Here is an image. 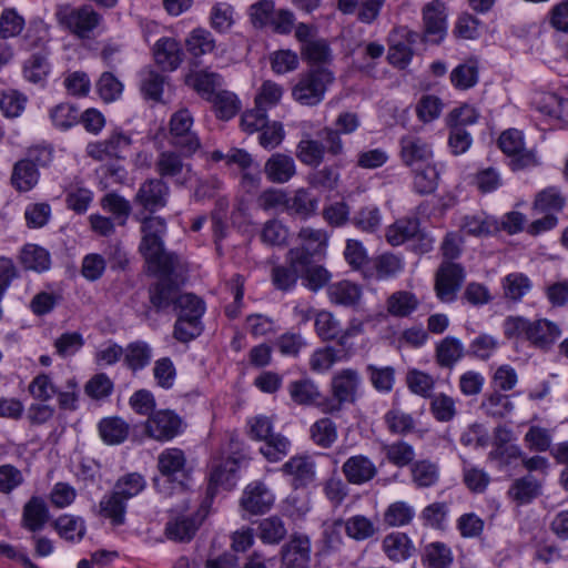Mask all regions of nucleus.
Segmentation results:
<instances>
[{"mask_svg":"<svg viewBox=\"0 0 568 568\" xmlns=\"http://www.w3.org/2000/svg\"><path fill=\"white\" fill-rule=\"evenodd\" d=\"M541 494V483L532 475L516 479L509 487V497L519 505L531 503Z\"/></svg>","mask_w":568,"mask_h":568,"instance_id":"72a5a7b5","label":"nucleus"},{"mask_svg":"<svg viewBox=\"0 0 568 568\" xmlns=\"http://www.w3.org/2000/svg\"><path fill=\"white\" fill-rule=\"evenodd\" d=\"M419 234V221L416 217L399 219L387 227L386 240L393 246L415 241Z\"/></svg>","mask_w":568,"mask_h":568,"instance_id":"7c9ffc66","label":"nucleus"},{"mask_svg":"<svg viewBox=\"0 0 568 568\" xmlns=\"http://www.w3.org/2000/svg\"><path fill=\"white\" fill-rule=\"evenodd\" d=\"M500 150L511 158L513 170H523L537 165V159L532 151L525 149L523 133L516 129H509L501 133L498 140Z\"/></svg>","mask_w":568,"mask_h":568,"instance_id":"0eeeda50","label":"nucleus"},{"mask_svg":"<svg viewBox=\"0 0 568 568\" xmlns=\"http://www.w3.org/2000/svg\"><path fill=\"white\" fill-rule=\"evenodd\" d=\"M49 517L45 501L41 497L33 496L23 506L21 527L31 532H39L47 525Z\"/></svg>","mask_w":568,"mask_h":568,"instance_id":"4be33fe9","label":"nucleus"},{"mask_svg":"<svg viewBox=\"0 0 568 568\" xmlns=\"http://www.w3.org/2000/svg\"><path fill=\"white\" fill-rule=\"evenodd\" d=\"M185 83L209 101L222 87V77L209 70L191 71L185 77Z\"/></svg>","mask_w":568,"mask_h":568,"instance_id":"bb28decb","label":"nucleus"},{"mask_svg":"<svg viewBox=\"0 0 568 568\" xmlns=\"http://www.w3.org/2000/svg\"><path fill=\"white\" fill-rule=\"evenodd\" d=\"M193 123V115L187 109L178 110L170 119L169 142L180 150L184 158L192 156L201 148Z\"/></svg>","mask_w":568,"mask_h":568,"instance_id":"423d86ee","label":"nucleus"},{"mask_svg":"<svg viewBox=\"0 0 568 568\" xmlns=\"http://www.w3.org/2000/svg\"><path fill=\"white\" fill-rule=\"evenodd\" d=\"M465 280L464 267L452 261H443L435 274V291L442 302H453Z\"/></svg>","mask_w":568,"mask_h":568,"instance_id":"6e6552de","label":"nucleus"},{"mask_svg":"<svg viewBox=\"0 0 568 568\" xmlns=\"http://www.w3.org/2000/svg\"><path fill=\"white\" fill-rule=\"evenodd\" d=\"M343 528L347 536L355 540H365L375 534L373 523L363 515H355L345 521L342 519L333 521V531Z\"/></svg>","mask_w":568,"mask_h":568,"instance_id":"e433bc0d","label":"nucleus"},{"mask_svg":"<svg viewBox=\"0 0 568 568\" xmlns=\"http://www.w3.org/2000/svg\"><path fill=\"white\" fill-rule=\"evenodd\" d=\"M202 518L199 515H178L165 525V535L170 540L190 541L199 529Z\"/></svg>","mask_w":568,"mask_h":568,"instance_id":"5701e85b","label":"nucleus"},{"mask_svg":"<svg viewBox=\"0 0 568 568\" xmlns=\"http://www.w3.org/2000/svg\"><path fill=\"white\" fill-rule=\"evenodd\" d=\"M310 434L314 444L322 448L331 447L337 439L336 425L328 417H323L316 420L311 426Z\"/></svg>","mask_w":568,"mask_h":568,"instance_id":"4d7b16f0","label":"nucleus"},{"mask_svg":"<svg viewBox=\"0 0 568 568\" xmlns=\"http://www.w3.org/2000/svg\"><path fill=\"white\" fill-rule=\"evenodd\" d=\"M325 146L310 136L302 139L296 146V156L305 165L317 168L324 161Z\"/></svg>","mask_w":568,"mask_h":568,"instance_id":"37998d69","label":"nucleus"},{"mask_svg":"<svg viewBox=\"0 0 568 568\" xmlns=\"http://www.w3.org/2000/svg\"><path fill=\"white\" fill-rule=\"evenodd\" d=\"M342 471L348 483L363 485L376 476L377 468L367 456L355 455L346 459L342 466Z\"/></svg>","mask_w":568,"mask_h":568,"instance_id":"412c9836","label":"nucleus"},{"mask_svg":"<svg viewBox=\"0 0 568 568\" xmlns=\"http://www.w3.org/2000/svg\"><path fill=\"white\" fill-rule=\"evenodd\" d=\"M182 420L170 409L153 413L145 423V433L156 440H171L181 433Z\"/></svg>","mask_w":568,"mask_h":568,"instance_id":"f8f14e48","label":"nucleus"},{"mask_svg":"<svg viewBox=\"0 0 568 568\" xmlns=\"http://www.w3.org/2000/svg\"><path fill=\"white\" fill-rule=\"evenodd\" d=\"M291 399L297 405L310 406L321 397L317 385L311 379H298L288 385Z\"/></svg>","mask_w":568,"mask_h":568,"instance_id":"de8ad7c7","label":"nucleus"},{"mask_svg":"<svg viewBox=\"0 0 568 568\" xmlns=\"http://www.w3.org/2000/svg\"><path fill=\"white\" fill-rule=\"evenodd\" d=\"M362 377L355 368H343L336 372L332 378L333 398L323 404L322 410L326 414L338 413L343 405L355 403Z\"/></svg>","mask_w":568,"mask_h":568,"instance_id":"39448f33","label":"nucleus"},{"mask_svg":"<svg viewBox=\"0 0 568 568\" xmlns=\"http://www.w3.org/2000/svg\"><path fill=\"white\" fill-rule=\"evenodd\" d=\"M54 528L65 540L79 541L85 534V524L81 517L62 515L54 521Z\"/></svg>","mask_w":568,"mask_h":568,"instance_id":"13d9d810","label":"nucleus"},{"mask_svg":"<svg viewBox=\"0 0 568 568\" xmlns=\"http://www.w3.org/2000/svg\"><path fill=\"white\" fill-rule=\"evenodd\" d=\"M532 286L531 280L521 272L509 273L501 280L504 298L515 304L521 302Z\"/></svg>","mask_w":568,"mask_h":568,"instance_id":"c85d7f7f","label":"nucleus"},{"mask_svg":"<svg viewBox=\"0 0 568 568\" xmlns=\"http://www.w3.org/2000/svg\"><path fill=\"white\" fill-rule=\"evenodd\" d=\"M465 354V345L455 336H446L435 346L436 363L444 368H453Z\"/></svg>","mask_w":568,"mask_h":568,"instance_id":"a878e982","label":"nucleus"},{"mask_svg":"<svg viewBox=\"0 0 568 568\" xmlns=\"http://www.w3.org/2000/svg\"><path fill=\"white\" fill-rule=\"evenodd\" d=\"M410 476L417 488H429L439 481L440 471L436 463L422 459L410 465Z\"/></svg>","mask_w":568,"mask_h":568,"instance_id":"58836bf2","label":"nucleus"},{"mask_svg":"<svg viewBox=\"0 0 568 568\" xmlns=\"http://www.w3.org/2000/svg\"><path fill=\"white\" fill-rule=\"evenodd\" d=\"M450 81L457 89L467 90L478 81V65L475 60H468L457 65L450 73Z\"/></svg>","mask_w":568,"mask_h":568,"instance_id":"e2e57ef3","label":"nucleus"},{"mask_svg":"<svg viewBox=\"0 0 568 568\" xmlns=\"http://www.w3.org/2000/svg\"><path fill=\"white\" fill-rule=\"evenodd\" d=\"M426 40L439 43L446 36V8L439 0L427 3L423 9Z\"/></svg>","mask_w":568,"mask_h":568,"instance_id":"4468645a","label":"nucleus"},{"mask_svg":"<svg viewBox=\"0 0 568 568\" xmlns=\"http://www.w3.org/2000/svg\"><path fill=\"white\" fill-rule=\"evenodd\" d=\"M251 437L263 440L261 454L271 463L284 458L290 450V440L281 434L273 433L272 420L266 416H256L248 422Z\"/></svg>","mask_w":568,"mask_h":568,"instance_id":"20e7f679","label":"nucleus"},{"mask_svg":"<svg viewBox=\"0 0 568 568\" xmlns=\"http://www.w3.org/2000/svg\"><path fill=\"white\" fill-rule=\"evenodd\" d=\"M286 534L283 520L276 516L264 518L258 525V537L265 544H278Z\"/></svg>","mask_w":568,"mask_h":568,"instance_id":"69168bd1","label":"nucleus"},{"mask_svg":"<svg viewBox=\"0 0 568 568\" xmlns=\"http://www.w3.org/2000/svg\"><path fill=\"white\" fill-rule=\"evenodd\" d=\"M565 197L556 186H549L537 193L534 210L540 213H558L565 206Z\"/></svg>","mask_w":568,"mask_h":568,"instance_id":"8fccbe9b","label":"nucleus"},{"mask_svg":"<svg viewBox=\"0 0 568 568\" xmlns=\"http://www.w3.org/2000/svg\"><path fill=\"white\" fill-rule=\"evenodd\" d=\"M327 295L333 304L351 307L361 300L362 290L353 282L339 281L327 287Z\"/></svg>","mask_w":568,"mask_h":568,"instance_id":"c9c22d12","label":"nucleus"},{"mask_svg":"<svg viewBox=\"0 0 568 568\" xmlns=\"http://www.w3.org/2000/svg\"><path fill=\"white\" fill-rule=\"evenodd\" d=\"M170 195V187L162 179H149L138 190L134 201L150 213L166 205Z\"/></svg>","mask_w":568,"mask_h":568,"instance_id":"ddd939ff","label":"nucleus"},{"mask_svg":"<svg viewBox=\"0 0 568 568\" xmlns=\"http://www.w3.org/2000/svg\"><path fill=\"white\" fill-rule=\"evenodd\" d=\"M311 544L306 536H294L282 549L284 567L306 568Z\"/></svg>","mask_w":568,"mask_h":568,"instance_id":"b1692460","label":"nucleus"},{"mask_svg":"<svg viewBox=\"0 0 568 568\" xmlns=\"http://www.w3.org/2000/svg\"><path fill=\"white\" fill-rule=\"evenodd\" d=\"M531 321L520 315L507 316L503 322L504 336L509 341L529 343Z\"/></svg>","mask_w":568,"mask_h":568,"instance_id":"603ef678","label":"nucleus"},{"mask_svg":"<svg viewBox=\"0 0 568 568\" xmlns=\"http://www.w3.org/2000/svg\"><path fill=\"white\" fill-rule=\"evenodd\" d=\"M151 359L152 348L146 342H132L124 351V363L133 372L145 368Z\"/></svg>","mask_w":568,"mask_h":568,"instance_id":"a18cd8bd","label":"nucleus"},{"mask_svg":"<svg viewBox=\"0 0 568 568\" xmlns=\"http://www.w3.org/2000/svg\"><path fill=\"white\" fill-rule=\"evenodd\" d=\"M99 433L104 443L116 445L128 437L129 425L119 417L104 418L99 424Z\"/></svg>","mask_w":568,"mask_h":568,"instance_id":"3c124183","label":"nucleus"},{"mask_svg":"<svg viewBox=\"0 0 568 568\" xmlns=\"http://www.w3.org/2000/svg\"><path fill=\"white\" fill-rule=\"evenodd\" d=\"M132 144L131 136L120 130L113 131L105 140L87 145V154L95 161L122 159Z\"/></svg>","mask_w":568,"mask_h":568,"instance_id":"9b49d317","label":"nucleus"},{"mask_svg":"<svg viewBox=\"0 0 568 568\" xmlns=\"http://www.w3.org/2000/svg\"><path fill=\"white\" fill-rule=\"evenodd\" d=\"M239 467V460L233 457H229L214 465L210 473L207 496L213 498L220 487L231 490L235 486Z\"/></svg>","mask_w":568,"mask_h":568,"instance_id":"dca6fc26","label":"nucleus"},{"mask_svg":"<svg viewBox=\"0 0 568 568\" xmlns=\"http://www.w3.org/2000/svg\"><path fill=\"white\" fill-rule=\"evenodd\" d=\"M367 376L373 387L379 393H389L395 384V369L392 366H377L369 364L366 367Z\"/></svg>","mask_w":568,"mask_h":568,"instance_id":"680f3d73","label":"nucleus"},{"mask_svg":"<svg viewBox=\"0 0 568 568\" xmlns=\"http://www.w3.org/2000/svg\"><path fill=\"white\" fill-rule=\"evenodd\" d=\"M54 16L61 28L79 39H90L103 21V17L87 4L80 8L59 4Z\"/></svg>","mask_w":568,"mask_h":568,"instance_id":"f03ea898","label":"nucleus"},{"mask_svg":"<svg viewBox=\"0 0 568 568\" xmlns=\"http://www.w3.org/2000/svg\"><path fill=\"white\" fill-rule=\"evenodd\" d=\"M20 262L27 270L44 272L50 268L51 258L45 248L36 244H27L21 250Z\"/></svg>","mask_w":568,"mask_h":568,"instance_id":"49530a36","label":"nucleus"},{"mask_svg":"<svg viewBox=\"0 0 568 568\" xmlns=\"http://www.w3.org/2000/svg\"><path fill=\"white\" fill-rule=\"evenodd\" d=\"M334 74L326 68H314L301 74L293 87L292 97L302 105L314 106L325 97L327 88L334 81Z\"/></svg>","mask_w":568,"mask_h":568,"instance_id":"7ed1b4c3","label":"nucleus"},{"mask_svg":"<svg viewBox=\"0 0 568 568\" xmlns=\"http://www.w3.org/2000/svg\"><path fill=\"white\" fill-rule=\"evenodd\" d=\"M352 223L363 232L374 233L382 225V213L377 206L367 205L355 213Z\"/></svg>","mask_w":568,"mask_h":568,"instance_id":"774afa93","label":"nucleus"},{"mask_svg":"<svg viewBox=\"0 0 568 568\" xmlns=\"http://www.w3.org/2000/svg\"><path fill=\"white\" fill-rule=\"evenodd\" d=\"M185 464V454L179 448H166L158 457V468L169 479H175L178 475L183 474Z\"/></svg>","mask_w":568,"mask_h":568,"instance_id":"4c0bfd02","label":"nucleus"},{"mask_svg":"<svg viewBox=\"0 0 568 568\" xmlns=\"http://www.w3.org/2000/svg\"><path fill=\"white\" fill-rule=\"evenodd\" d=\"M146 486V481L139 473H130L121 476L114 484L113 489L126 501L138 496Z\"/></svg>","mask_w":568,"mask_h":568,"instance_id":"0e129e2a","label":"nucleus"},{"mask_svg":"<svg viewBox=\"0 0 568 568\" xmlns=\"http://www.w3.org/2000/svg\"><path fill=\"white\" fill-rule=\"evenodd\" d=\"M439 171L435 164H426L422 169L414 170V191L425 195L433 193L438 186Z\"/></svg>","mask_w":568,"mask_h":568,"instance_id":"6e6d98bb","label":"nucleus"},{"mask_svg":"<svg viewBox=\"0 0 568 568\" xmlns=\"http://www.w3.org/2000/svg\"><path fill=\"white\" fill-rule=\"evenodd\" d=\"M274 496L263 483L250 484L243 494L241 505L250 514H264L272 507Z\"/></svg>","mask_w":568,"mask_h":568,"instance_id":"aec40b11","label":"nucleus"},{"mask_svg":"<svg viewBox=\"0 0 568 568\" xmlns=\"http://www.w3.org/2000/svg\"><path fill=\"white\" fill-rule=\"evenodd\" d=\"M373 266L374 271L371 274L365 272V276L387 280L398 275L403 271L404 264L398 256L385 253L374 258Z\"/></svg>","mask_w":568,"mask_h":568,"instance_id":"09e8293b","label":"nucleus"},{"mask_svg":"<svg viewBox=\"0 0 568 568\" xmlns=\"http://www.w3.org/2000/svg\"><path fill=\"white\" fill-rule=\"evenodd\" d=\"M266 178L273 183H286L296 174L295 161L292 156L275 153L264 165Z\"/></svg>","mask_w":568,"mask_h":568,"instance_id":"393cba45","label":"nucleus"},{"mask_svg":"<svg viewBox=\"0 0 568 568\" xmlns=\"http://www.w3.org/2000/svg\"><path fill=\"white\" fill-rule=\"evenodd\" d=\"M317 209L316 199L305 189H297L292 194L287 193L285 213L306 220L315 213Z\"/></svg>","mask_w":568,"mask_h":568,"instance_id":"cd10ccee","label":"nucleus"},{"mask_svg":"<svg viewBox=\"0 0 568 568\" xmlns=\"http://www.w3.org/2000/svg\"><path fill=\"white\" fill-rule=\"evenodd\" d=\"M155 63L164 71L176 70L183 61L181 44L171 37L160 38L153 47Z\"/></svg>","mask_w":568,"mask_h":568,"instance_id":"6ab92c4d","label":"nucleus"},{"mask_svg":"<svg viewBox=\"0 0 568 568\" xmlns=\"http://www.w3.org/2000/svg\"><path fill=\"white\" fill-rule=\"evenodd\" d=\"M383 548L389 559L402 561L409 558L414 551V546L404 532H392L383 540Z\"/></svg>","mask_w":568,"mask_h":568,"instance_id":"79ce46f5","label":"nucleus"},{"mask_svg":"<svg viewBox=\"0 0 568 568\" xmlns=\"http://www.w3.org/2000/svg\"><path fill=\"white\" fill-rule=\"evenodd\" d=\"M415 509L406 501L392 503L384 513V523L389 527H402L412 523Z\"/></svg>","mask_w":568,"mask_h":568,"instance_id":"bf43d9fd","label":"nucleus"},{"mask_svg":"<svg viewBox=\"0 0 568 568\" xmlns=\"http://www.w3.org/2000/svg\"><path fill=\"white\" fill-rule=\"evenodd\" d=\"M459 227L465 234L477 237L488 236L497 230L496 222L484 213L463 216Z\"/></svg>","mask_w":568,"mask_h":568,"instance_id":"c03bdc74","label":"nucleus"},{"mask_svg":"<svg viewBox=\"0 0 568 568\" xmlns=\"http://www.w3.org/2000/svg\"><path fill=\"white\" fill-rule=\"evenodd\" d=\"M217 118L222 120H230L241 109V103L237 97L230 91L220 90L217 91L212 100Z\"/></svg>","mask_w":568,"mask_h":568,"instance_id":"052dcab7","label":"nucleus"},{"mask_svg":"<svg viewBox=\"0 0 568 568\" xmlns=\"http://www.w3.org/2000/svg\"><path fill=\"white\" fill-rule=\"evenodd\" d=\"M479 409L488 417L501 419L514 412L515 405L509 395L495 389L483 396Z\"/></svg>","mask_w":568,"mask_h":568,"instance_id":"c756f323","label":"nucleus"},{"mask_svg":"<svg viewBox=\"0 0 568 568\" xmlns=\"http://www.w3.org/2000/svg\"><path fill=\"white\" fill-rule=\"evenodd\" d=\"M399 144L402 161L407 166H414L418 163L427 164L433 159L432 145L418 135L406 134L402 136Z\"/></svg>","mask_w":568,"mask_h":568,"instance_id":"2eb2a0df","label":"nucleus"},{"mask_svg":"<svg viewBox=\"0 0 568 568\" xmlns=\"http://www.w3.org/2000/svg\"><path fill=\"white\" fill-rule=\"evenodd\" d=\"M423 559L427 568H449L453 554L446 544L434 541L425 546Z\"/></svg>","mask_w":568,"mask_h":568,"instance_id":"864d4df0","label":"nucleus"},{"mask_svg":"<svg viewBox=\"0 0 568 568\" xmlns=\"http://www.w3.org/2000/svg\"><path fill=\"white\" fill-rule=\"evenodd\" d=\"M47 40L43 37H38L34 41L30 42V47L39 48L40 50L33 52L23 63V78L30 83L44 87L47 79L51 71L49 63V50L44 47Z\"/></svg>","mask_w":568,"mask_h":568,"instance_id":"9d476101","label":"nucleus"},{"mask_svg":"<svg viewBox=\"0 0 568 568\" xmlns=\"http://www.w3.org/2000/svg\"><path fill=\"white\" fill-rule=\"evenodd\" d=\"M99 514L109 519L113 526H121L125 523L126 500L112 489L105 494L99 503Z\"/></svg>","mask_w":568,"mask_h":568,"instance_id":"f704fd0d","label":"nucleus"},{"mask_svg":"<svg viewBox=\"0 0 568 568\" xmlns=\"http://www.w3.org/2000/svg\"><path fill=\"white\" fill-rule=\"evenodd\" d=\"M185 45L193 57H201L215 49V39L209 30L196 28L190 32Z\"/></svg>","mask_w":568,"mask_h":568,"instance_id":"5fc2aeb1","label":"nucleus"},{"mask_svg":"<svg viewBox=\"0 0 568 568\" xmlns=\"http://www.w3.org/2000/svg\"><path fill=\"white\" fill-rule=\"evenodd\" d=\"M165 77L152 69L141 72L140 89L148 99L159 101L163 93Z\"/></svg>","mask_w":568,"mask_h":568,"instance_id":"338daca9","label":"nucleus"},{"mask_svg":"<svg viewBox=\"0 0 568 568\" xmlns=\"http://www.w3.org/2000/svg\"><path fill=\"white\" fill-rule=\"evenodd\" d=\"M282 471L291 478L294 488L306 487L315 480V463L308 456H293L283 466Z\"/></svg>","mask_w":568,"mask_h":568,"instance_id":"a211bd4d","label":"nucleus"},{"mask_svg":"<svg viewBox=\"0 0 568 568\" xmlns=\"http://www.w3.org/2000/svg\"><path fill=\"white\" fill-rule=\"evenodd\" d=\"M184 303H194V300H189L185 297L182 300ZM195 310L193 312L195 315H193L190 318L186 317H178L175 325H174V337L182 342L187 343L192 341L193 338L197 337L202 332V324H201V307L199 303L195 301Z\"/></svg>","mask_w":568,"mask_h":568,"instance_id":"473e14b6","label":"nucleus"},{"mask_svg":"<svg viewBox=\"0 0 568 568\" xmlns=\"http://www.w3.org/2000/svg\"><path fill=\"white\" fill-rule=\"evenodd\" d=\"M39 181V171L31 160L18 161L12 171L11 183L19 192H28Z\"/></svg>","mask_w":568,"mask_h":568,"instance_id":"ea45409f","label":"nucleus"},{"mask_svg":"<svg viewBox=\"0 0 568 568\" xmlns=\"http://www.w3.org/2000/svg\"><path fill=\"white\" fill-rule=\"evenodd\" d=\"M560 326L548 318L531 321L529 344L537 349L548 352L561 336Z\"/></svg>","mask_w":568,"mask_h":568,"instance_id":"f3484780","label":"nucleus"},{"mask_svg":"<svg viewBox=\"0 0 568 568\" xmlns=\"http://www.w3.org/2000/svg\"><path fill=\"white\" fill-rule=\"evenodd\" d=\"M181 296L179 288L170 280H161L150 288V302L158 311L176 307V300Z\"/></svg>","mask_w":568,"mask_h":568,"instance_id":"2f4dec72","label":"nucleus"},{"mask_svg":"<svg viewBox=\"0 0 568 568\" xmlns=\"http://www.w3.org/2000/svg\"><path fill=\"white\" fill-rule=\"evenodd\" d=\"M141 223V243L139 250L150 270L161 275L172 274L178 265V256L164 247L166 221L158 215L134 216Z\"/></svg>","mask_w":568,"mask_h":568,"instance_id":"f257e3e1","label":"nucleus"},{"mask_svg":"<svg viewBox=\"0 0 568 568\" xmlns=\"http://www.w3.org/2000/svg\"><path fill=\"white\" fill-rule=\"evenodd\" d=\"M180 151L165 150L158 154L154 162L155 172L160 179H171L175 184L184 185L191 179L192 166L184 162Z\"/></svg>","mask_w":568,"mask_h":568,"instance_id":"1a4fd4ad","label":"nucleus"},{"mask_svg":"<svg viewBox=\"0 0 568 568\" xmlns=\"http://www.w3.org/2000/svg\"><path fill=\"white\" fill-rule=\"evenodd\" d=\"M418 306V298L408 291L394 292L386 301L387 312L395 317H407L413 314Z\"/></svg>","mask_w":568,"mask_h":568,"instance_id":"a19ab883","label":"nucleus"}]
</instances>
